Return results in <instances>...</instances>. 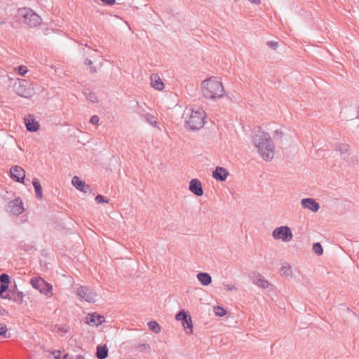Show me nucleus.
Segmentation results:
<instances>
[{"label":"nucleus","mask_w":359,"mask_h":359,"mask_svg":"<svg viewBox=\"0 0 359 359\" xmlns=\"http://www.w3.org/2000/svg\"><path fill=\"white\" fill-rule=\"evenodd\" d=\"M7 331V328L6 326L0 325V335H4Z\"/></svg>","instance_id":"nucleus-40"},{"label":"nucleus","mask_w":359,"mask_h":359,"mask_svg":"<svg viewBox=\"0 0 359 359\" xmlns=\"http://www.w3.org/2000/svg\"><path fill=\"white\" fill-rule=\"evenodd\" d=\"M7 211L13 215H19L24 211L23 203L19 198L8 202Z\"/></svg>","instance_id":"nucleus-9"},{"label":"nucleus","mask_w":359,"mask_h":359,"mask_svg":"<svg viewBox=\"0 0 359 359\" xmlns=\"http://www.w3.org/2000/svg\"><path fill=\"white\" fill-rule=\"evenodd\" d=\"M9 286V276L3 273L0 275V294H2Z\"/></svg>","instance_id":"nucleus-21"},{"label":"nucleus","mask_w":359,"mask_h":359,"mask_svg":"<svg viewBox=\"0 0 359 359\" xmlns=\"http://www.w3.org/2000/svg\"><path fill=\"white\" fill-rule=\"evenodd\" d=\"M12 290L13 293L16 292L18 291L17 290H16V291L15 290Z\"/></svg>","instance_id":"nucleus-45"},{"label":"nucleus","mask_w":359,"mask_h":359,"mask_svg":"<svg viewBox=\"0 0 359 359\" xmlns=\"http://www.w3.org/2000/svg\"><path fill=\"white\" fill-rule=\"evenodd\" d=\"M55 359H67L68 355L62 353L60 351H55L53 353Z\"/></svg>","instance_id":"nucleus-31"},{"label":"nucleus","mask_w":359,"mask_h":359,"mask_svg":"<svg viewBox=\"0 0 359 359\" xmlns=\"http://www.w3.org/2000/svg\"><path fill=\"white\" fill-rule=\"evenodd\" d=\"M140 114H141L142 116L144 117V118L145 119V121L149 123L150 124L151 126L155 127L156 128H157L158 130H161V128L159 126V123L157 121V118L151 114H149V113H146V114H142L140 112H138Z\"/></svg>","instance_id":"nucleus-17"},{"label":"nucleus","mask_w":359,"mask_h":359,"mask_svg":"<svg viewBox=\"0 0 359 359\" xmlns=\"http://www.w3.org/2000/svg\"><path fill=\"white\" fill-rule=\"evenodd\" d=\"M175 319L182 322V325L187 334H191L193 333V323L190 315L187 314V312L182 310L175 316Z\"/></svg>","instance_id":"nucleus-8"},{"label":"nucleus","mask_w":359,"mask_h":359,"mask_svg":"<svg viewBox=\"0 0 359 359\" xmlns=\"http://www.w3.org/2000/svg\"><path fill=\"white\" fill-rule=\"evenodd\" d=\"M15 92L23 97H30L35 93L32 84L25 79H18L13 86Z\"/></svg>","instance_id":"nucleus-4"},{"label":"nucleus","mask_w":359,"mask_h":359,"mask_svg":"<svg viewBox=\"0 0 359 359\" xmlns=\"http://www.w3.org/2000/svg\"><path fill=\"white\" fill-rule=\"evenodd\" d=\"M11 178L16 182H23L25 177V170L19 166H13L10 169Z\"/></svg>","instance_id":"nucleus-10"},{"label":"nucleus","mask_w":359,"mask_h":359,"mask_svg":"<svg viewBox=\"0 0 359 359\" xmlns=\"http://www.w3.org/2000/svg\"><path fill=\"white\" fill-rule=\"evenodd\" d=\"M18 13L19 16L22 17L25 19V22L30 27H36L41 23V17L34 13L30 8H20Z\"/></svg>","instance_id":"nucleus-5"},{"label":"nucleus","mask_w":359,"mask_h":359,"mask_svg":"<svg viewBox=\"0 0 359 359\" xmlns=\"http://www.w3.org/2000/svg\"><path fill=\"white\" fill-rule=\"evenodd\" d=\"M72 184L78 190L83 192H86L85 188L87 186L86 185V183L83 181H82L79 177L74 176L72 180Z\"/></svg>","instance_id":"nucleus-23"},{"label":"nucleus","mask_w":359,"mask_h":359,"mask_svg":"<svg viewBox=\"0 0 359 359\" xmlns=\"http://www.w3.org/2000/svg\"><path fill=\"white\" fill-rule=\"evenodd\" d=\"M335 149L341 154H346L349 152L351 146L347 143H338L335 146Z\"/></svg>","instance_id":"nucleus-27"},{"label":"nucleus","mask_w":359,"mask_h":359,"mask_svg":"<svg viewBox=\"0 0 359 359\" xmlns=\"http://www.w3.org/2000/svg\"><path fill=\"white\" fill-rule=\"evenodd\" d=\"M223 285H224L225 290L227 292H231V291H234V290H238L237 287L232 283H224Z\"/></svg>","instance_id":"nucleus-33"},{"label":"nucleus","mask_w":359,"mask_h":359,"mask_svg":"<svg viewBox=\"0 0 359 359\" xmlns=\"http://www.w3.org/2000/svg\"><path fill=\"white\" fill-rule=\"evenodd\" d=\"M228 175V171L225 168L219 166L216 167L215 170L212 172V177L219 181L226 180Z\"/></svg>","instance_id":"nucleus-15"},{"label":"nucleus","mask_w":359,"mask_h":359,"mask_svg":"<svg viewBox=\"0 0 359 359\" xmlns=\"http://www.w3.org/2000/svg\"><path fill=\"white\" fill-rule=\"evenodd\" d=\"M105 322L104 316L98 314L97 313H91V326H99Z\"/></svg>","instance_id":"nucleus-22"},{"label":"nucleus","mask_w":359,"mask_h":359,"mask_svg":"<svg viewBox=\"0 0 359 359\" xmlns=\"http://www.w3.org/2000/svg\"><path fill=\"white\" fill-rule=\"evenodd\" d=\"M213 310L215 311V315L219 317H222L225 316L226 313L225 309L219 306H215L213 308Z\"/></svg>","instance_id":"nucleus-30"},{"label":"nucleus","mask_w":359,"mask_h":359,"mask_svg":"<svg viewBox=\"0 0 359 359\" xmlns=\"http://www.w3.org/2000/svg\"><path fill=\"white\" fill-rule=\"evenodd\" d=\"M85 63L86 64H90V61L88 60V59H86L85 60Z\"/></svg>","instance_id":"nucleus-43"},{"label":"nucleus","mask_w":359,"mask_h":359,"mask_svg":"<svg viewBox=\"0 0 359 359\" xmlns=\"http://www.w3.org/2000/svg\"><path fill=\"white\" fill-rule=\"evenodd\" d=\"M133 348H134L135 351L140 353H149L151 350L149 344L146 343L135 344L133 345Z\"/></svg>","instance_id":"nucleus-26"},{"label":"nucleus","mask_w":359,"mask_h":359,"mask_svg":"<svg viewBox=\"0 0 359 359\" xmlns=\"http://www.w3.org/2000/svg\"><path fill=\"white\" fill-rule=\"evenodd\" d=\"M90 316V313L87 315L86 318V323L87 324H90V320L88 318V316Z\"/></svg>","instance_id":"nucleus-42"},{"label":"nucleus","mask_w":359,"mask_h":359,"mask_svg":"<svg viewBox=\"0 0 359 359\" xmlns=\"http://www.w3.org/2000/svg\"><path fill=\"white\" fill-rule=\"evenodd\" d=\"M32 286L40 293L50 297L53 295V287L41 277H34L30 280Z\"/></svg>","instance_id":"nucleus-6"},{"label":"nucleus","mask_w":359,"mask_h":359,"mask_svg":"<svg viewBox=\"0 0 359 359\" xmlns=\"http://www.w3.org/2000/svg\"><path fill=\"white\" fill-rule=\"evenodd\" d=\"M206 114L203 108L197 107L187 109L185 126L188 130H197L202 128L205 123Z\"/></svg>","instance_id":"nucleus-3"},{"label":"nucleus","mask_w":359,"mask_h":359,"mask_svg":"<svg viewBox=\"0 0 359 359\" xmlns=\"http://www.w3.org/2000/svg\"><path fill=\"white\" fill-rule=\"evenodd\" d=\"M280 273L282 276L292 277V267L289 264L283 266L280 270Z\"/></svg>","instance_id":"nucleus-28"},{"label":"nucleus","mask_w":359,"mask_h":359,"mask_svg":"<svg viewBox=\"0 0 359 359\" xmlns=\"http://www.w3.org/2000/svg\"><path fill=\"white\" fill-rule=\"evenodd\" d=\"M102 1L103 2L104 4L109 6H112L116 2L115 0H102Z\"/></svg>","instance_id":"nucleus-38"},{"label":"nucleus","mask_w":359,"mask_h":359,"mask_svg":"<svg viewBox=\"0 0 359 359\" xmlns=\"http://www.w3.org/2000/svg\"><path fill=\"white\" fill-rule=\"evenodd\" d=\"M148 327L153 332L156 334H158L161 332V327L156 321L149 322Z\"/></svg>","instance_id":"nucleus-29"},{"label":"nucleus","mask_w":359,"mask_h":359,"mask_svg":"<svg viewBox=\"0 0 359 359\" xmlns=\"http://www.w3.org/2000/svg\"><path fill=\"white\" fill-rule=\"evenodd\" d=\"M32 184L34 187L36 198L41 199L43 197V191L39 180L37 178H34L32 180Z\"/></svg>","instance_id":"nucleus-25"},{"label":"nucleus","mask_w":359,"mask_h":359,"mask_svg":"<svg viewBox=\"0 0 359 359\" xmlns=\"http://www.w3.org/2000/svg\"><path fill=\"white\" fill-rule=\"evenodd\" d=\"M252 142L257 154L265 161H271L275 156L276 147L270 135L257 128L253 132Z\"/></svg>","instance_id":"nucleus-1"},{"label":"nucleus","mask_w":359,"mask_h":359,"mask_svg":"<svg viewBox=\"0 0 359 359\" xmlns=\"http://www.w3.org/2000/svg\"><path fill=\"white\" fill-rule=\"evenodd\" d=\"M189 189L197 196H201L203 194L202 184L198 179H193L190 181Z\"/></svg>","instance_id":"nucleus-11"},{"label":"nucleus","mask_w":359,"mask_h":359,"mask_svg":"<svg viewBox=\"0 0 359 359\" xmlns=\"http://www.w3.org/2000/svg\"><path fill=\"white\" fill-rule=\"evenodd\" d=\"M248 1H250L252 4H255V5H258L261 2V0H248Z\"/></svg>","instance_id":"nucleus-41"},{"label":"nucleus","mask_w":359,"mask_h":359,"mask_svg":"<svg viewBox=\"0 0 359 359\" xmlns=\"http://www.w3.org/2000/svg\"><path fill=\"white\" fill-rule=\"evenodd\" d=\"M301 205L304 208L310 210L314 212H318L320 208L319 204L313 198H303L301 201Z\"/></svg>","instance_id":"nucleus-12"},{"label":"nucleus","mask_w":359,"mask_h":359,"mask_svg":"<svg viewBox=\"0 0 359 359\" xmlns=\"http://www.w3.org/2000/svg\"><path fill=\"white\" fill-rule=\"evenodd\" d=\"M95 201L99 204L102 203H109V200L102 195H97L95 197Z\"/></svg>","instance_id":"nucleus-35"},{"label":"nucleus","mask_w":359,"mask_h":359,"mask_svg":"<svg viewBox=\"0 0 359 359\" xmlns=\"http://www.w3.org/2000/svg\"><path fill=\"white\" fill-rule=\"evenodd\" d=\"M197 279L198 281L205 286L210 285L212 283L211 276L205 272H200L197 274Z\"/></svg>","instance_id":"nucleus-20"},{"label":"nucleus","mask_w":359,"mask_h":359,"mask_svg":"<svg viewBox=\"0 0 359 359\" xmlns=\"http://www.w3.org/2000/svg\"><path fill=\"white\" fill-rule=\"evenodd\" d=\"M283 133L281 130L278 129V130H276L274 132H273V137L276 139V140H280L283 137Z\"/></svg>","instance_id":"nucleus-36"},{"label":"nucleus","mask_w":359,"mask_h":359,"mask_svg":"<svg viewBox=\"0 0 359 359\" xmlns=\"http://www.w3.org/2000/svg\"><path fill=\"white\" fill-rule=\"evenodd\" d=\"M150 84L152 88L157 90H163L165 88V85L158 74H151Z\"/></svg>","instance_id":"nucleus-14"},{"label":"nucleus","mask_w":359,"mask_h":359,"mask_svg":"<svg viewBox=\"0 0 359 359\" xmlns=\"http://www.w3.org/2000/svg\"><path fill=\"white\" fill-rule=\"evenodd\" d=\"M201 88L203 96L211 100L223 97L225 93L222 81L213 76L204 80L201 83Z\"/></svg>","instance_id":"nucleus-2"},{"label":"nucleus","mask_w":359,"mask_h":359,"mask_svg":"<svg viewBox=\"0 0 359 359\" xmlns=\"http://www.w3.org/2000/svg\"><path fill=\"white\" fill-rule=\"evenodd\" d=\"M76 295L81 300H84L87 302H90V293L88 287L81 286L78 288Z\"/></svg>","instance_id":"nucleus-18"},{"label":"nucleus","mask_w":359,"mask_h":359,"mask_svg":"<svg viewBox=\"0 0 359 359\" xmlns=\"http://www.w3.org/2000/svg\"><path fill=\"white\" fill-rule=\"evenodd\" d=\"M252 282L256 285L262 287L264 289H266L269 286V283L267 280L261 274L257 273L253 276Z\"/></svg>","instance_id":"nucleus-16"},{"label":"nucleus","mask_w":359,"mask_h":359,"mask_svg":"<svg viewBox=\"0 0 359 359\" xmlns=\"http://www.w3.org/2000/svg\"><path fill=\"white\" fill-rule=\"evenodd\" d=\"M272 236L275 240L289 242L292 239L293 235L290 227L287 226H282L274 229L272 232Z\"/></svg>","instance_id":"nucleus-7"},{"label":"nucleus","mask_w":359,"mask_h":359,"mask_svg":"<svg viewBox=\"0 0 359 359\" xmlns=\"http://www.w3.org/2000/svg\"><path fill=\"white\" fill-rule=\"evenodd\" d=\"M24 123L28 131L36 132L39 128V123L34 120V116L31 114L25 117Z\"/></svg>","instance_id":"nucleus-13"},{"label":"nucleus","mask_w":359,"mask_h":359,"mask_svg":"<svg viewBox=\"0 0 359 359\" xmlns=\"http://www.w3.org/2000/svg\"><path fill=\"white\" fill-rule=\"evenodd\" d=\"M3 298L13 299L15 302H22L23 299V293L20 291H17L16 292L13 293L11 289H10Z\"/></svg>","instance_id":"nucleus-19"},{"label":"nucleus","mask_w":359,"mask_h":359,"mask_svg":"<svg viewBox=\"0 0 359 359\" xmlns=\"http://www.w3.org/2000/svg\"><path fill=\"white\" fill-rule=\"evenodd\" d=\"M76 359H84L82 356H78Z\"/></svg>","instance_id":"nucleus-44"},{"label":"nucleus","mask_w":359,"mask_h":359,"mask_svg":"<svg viewBox=\"0 0 359 359\" xmlns=\"http://www.w3.org/2000/svg\"><path fill=\"white\" fill-rule=\"evenodd\" d=\"M99 122V117L97 116H91V124H97Z\"/></svg>","instance_id":"nucleus-39"},{"label":"nucleus","mask_w":359,"mask_h":359,"mask_svg":"<svg viewBox=\"0 0 359 359\" xmlns=\"http://www.w3.org/2000/svg\"><path fill=\"white\" fill-rule=\"evenodd\" d=\"M95 355L98 359H105L108 356V348L107 346L98 345Z\"/></svg>","instance_id":"nucleus-24"},{"label":"nucleus","mask_w":359,"mask_h":359,"mask_svg":"<svg viewBox=\"0 0 359 359\" xmlns=\"http://www.w3.org/2000/svg\"><path fill=\"white\" fill-rule=\"evenodd\" d=\"M20 75L24 76L27 72V68L26 66L21 65L15 68Z\"/></svg>","instance_id":"nucleus-34"},{"label":"nucleus","mask_w":359,"mask_h":359,"mask_svg":"<svg viewBox=\"0 0 359 359\" xmlns=\"http://www.w3.org/2000/svg\"><path fill=\"white\" fill-rule=\"evenodd\" d=\"M313 250L318 255H321L323 252V248L319 243H316L313 245Z\"/></svg>","instance_id":"nucleus-32"},{"label":"nucleus","mask_w":359,"mask_h":359,"mask_svg":"<svg viewBox=\"0 0 359 359\" xmlns=\"http://www.w3.org/2000/svg\"><path fill=\"white\" fill-rule=\"evenodd\" d=\"M266 44L269 47L273 50H276L278 46V42L273 41H268Z\"/></svg>","instance_id":"nucleus-37"}]
</instances>
